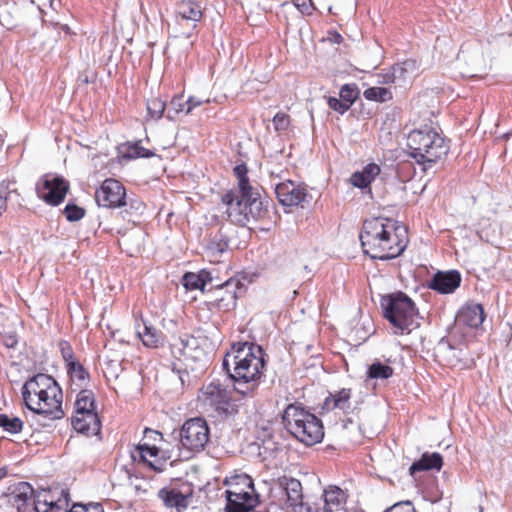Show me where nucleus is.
<instances>
[{
    "label": "nucleus",
    "mask_w": 512,
    "mask_h": 512,
    "mask_svg": "<svg viewBox=\"0 0 512 512\" xmlns=\"http://www.w3.org/2000/svg\"><path fill=\"white\" fill-rule=\"evenodd\" d=\"M71 423L75 431L87 436L98 435L101 431V421L97 411L74 415Z\"/></svg>",
    "instance_id": "obj_19"
},
{
    "label": "nucleus",
    "mask_w": 512,
    "mask_h": 512,
    "mask_svg": "<svg viewBox=\"0 0 512 512\" xmlns=\"http://www.w3.org/2000/svg\"><path fill=\"white\" fill-rule=\"evenodd\" d=\"M22 396L28 409L49 420L61 419L62 391L57 382L49 375L37 374L25 382Z\"/></svg>",
    "instance_id": "obj_4"
},
{
    "label": "nucleus",
    "mask_w": 512,
    "mask_h": 512,
    "mask_svg": "<svg viewBox=\"0 0 512 512\" xmlns=\"http://www.w3.org/2000/svg\"><path fill=\"white\" fill-rule=\"evenodd\" d=\"M209 102H210L209 99L202 100V99H198V98H196L194 96H190L186 100L187 108L185 110V115L191 113L193 109H195L196 107L201 106L203 103H209Z\"/></svg>",
    "instance_id": "obj_49"
},
{
    "label": "nucleus",
    "mask_w": 512,
    "mask_h": 512,
    "mask_svg": "<svg viewBox=\"0 0 512 512\" xmlns=\"http://www.w3.org/2000/svg\"><path fill=\"white\" fill-rule=\"evenodd\" d=\"M70 512H104V510L100 504H93L89 506L74 504L70 508Z\"/></svg>",
    "instance_id": "obj_48"
},
{
    "label": "nucleus",
    "mask_w": 512,
    "mask_h": 512,
    "mask_svg": "<svg viewBox=\"0 0 512 512\" xmlns=\"http://www.w3.org/2000/svg\"><path fill=\"white\" fill-rule=\"evenodd\" d=\"M381 308L384 317L394 328L395 334L410 333L418 327V312L414 302L403 292L383 296Z\"/></svg>",
    "instance_id": "obj_8"
},
{
    "label": "nucleus",
    "mask_w": 512,
    "mask_h": 512,
    "mask_svg": "<svg viewBox=\"0 0 512 512\" xmlns=\"http://www.w3.org/2000/svg\"><path fill=\"white\" fill-rule=\"evenodd\" d=\"M359 94V90L356 86V84H345L340 89V98L344 101L350 104V106L354 103V101L357 99Z\"/></svg>",
    "instance_id": "obj_42"
},
{
    "label": "nucleus",
    "mask_w": 512,
    "mask_h": 512,
    "mask_svg": "<svg viewBox=\"0 0 512 512\" xmlns=\"http://www.w3.org/2000/svg\"><path fill=\"white\" fill-rule=\"evenodd\" d=\"M265 353L261 346L238 342L231 346L222 362L223 369L234 382V389L243 397H250L259 385L265 367Z\"/></svg>",
    "instance_id": "obj_1"
},
{
    "label": "nucleus",
    "mask_w": 512,
    "mask_h": 512,
    "mask_svg": "<svg viewBox=\"0 0 512 512\" xmlns=\"http://www.w3.org/2000/svg\"><path fill=\"white\" fill-rule=\"evenodd\" d=\"M416 68L414 60H406L402 63L393 65L388 73L384 75V83H398L401 79H406V74L413 72Z\"/></svg>",
    "instance_id": "obj_29"
},
{
    "label": "nucleus",
    "mask_w": 512,
    "mask_h": 512,
    "mask_svg": "<svg viewBox=\"0 0 512 512\" xmlns=\"http://www.w3.org/2000/svg\"><path fill=\"white\" fill-rule=\"evenodd\" d=\"M190 493L184 494L180 490L172 488H163L158 492V497L168 508H176L178 511L186 509Z\"/></svg>",
    "instance_id": "obj_24"
},
{
    "label": "nucleus",
    "mask_w": 512,
    "mask_h": 512,
    "mask_svg": "<svg viewBox=\"0 0 512 512\" xmlns=\"http://www.w3.org/2000/svg\"><path fill=\"white\" fill-rule=\"evenodd\" d=\"M273 185L276 197L284 207L300 206L308 196L304 186L291 180L280 181Z\"/></svg>",
    "instance_id": "obj_12"
},
{
    "label": "nucleus",
    "mask_w": 512,
    "mask_h": 512,
    "mask_svg": "<svg viewBox=\"0 0 512 512\" xmlns=\"http://www.w3.org/2000/svg\"><path fill=\"white\" fill-rule=\"evenodd\" d=\"M410 155L424 170L447 155L449 145L444 137L431 128L413 130L407 138Z\"/></svg>",
    "instance_id": "obj_5"
},
{
    "label": "nucleus",
    "mask_w": 512,
    "mask_h": 512,
    "mask_svg": "<svg viewBox=\"0 0 512 512\" xmlns=\"http://www.w3.org/2000/svg\"><path fill=\"white\" fill-rule=\"evenodd\" d=\"M8 192H0V215L6 210Z\"/></svg>",
    "instance_id": "obj_51"
},
{
    "label": "nucleus",
    "mask_w": 512,
    "mask_h": 512,
    "mask_svg": "<svg viewBox=\"0 0 512 512\" xmlns=\"http://www.w3.org/2000/svg\"><path fill=\"white\" fill-rule=\"evenodd\" d=\"M273 502L280 508H290L292 512H330L321 510L320 507L312 506L303 502L301 482L291 477H281L270 489Z\"/></svg>",
    "instance_id": "obj_9"
},
{
    "label": "nucleus",
    "mask_w": 512,
    "mask_h": 512,
    "mask_svg": "<svg viewBox=\"0 0 512 512\" xmlns=\"http://www.w3.org/2000/svg\"><path fill=\"white\" fill-rule=\"evenodd\" d=\"M436 361L449 367L464 365L466 352L462 347L453 346L446 338H442L434 348Z\"/></svg>",
    "instance_id": "obj_14"
},
{
    "label": "nucleus",
    "mask_w": 512,
    "mask_h": 512,
    "mask_svg": "<svg viewBox=\"0 0 512 512\" xmlns=\"http://www.w3.org/2000/svg\"><path fill=\"white\" fill-rule=\"evenodd\" d=\"M137 336L147 348H158L163 344L164 335L161 331L146 322L136 324Z\"/></svg>",
    "instance_id": "obj_25"
},
{
    "label": "nucleus",
    "mask_w": 512,
    "mask_h": 512,
    "mask_svg": "<svg viewBox=\"0 0 512 512\" xmlns=\"http://www.w3.org/2000/svg\"><path fill=\"white\" fill-rule=\"evenodd\" d=\"M59 348H60V352H61L62 358L67 363V366L71 362H76L74 360V358H73V356H74L73 349H72L71 345L67 341H64V340L60 341L59 342Z\"/></svg>",
    "instance_id": "obj_46"
},
{
    "label": "nucleus",
    "mask_w": 512,
    "mask_h": 512,
    "mask_svg": "<svg viewBox=\"0 0 512 512\" xmlns=\"http://www.w3.org/2000/svg\"><path fill=\"white\" fill-rule=\"evenodd\" d=\"M159 452L156 446L143 443L136 446L135 453H132V457L136 459L138 456L139 459L151 469L161 472L164 469L166 461L159 457Z\"/></svg>",
    "instance_id": "obj_21"
},
{
    "label": "nucleus",
    "mask_w": 512,
    "mask_h": 512,
    "mask_svg": "<svg viewBox=\"0 0 512 512\" xmlns=\"http://www.w3.org/2000/svg\"><path fill=\"white\" fill-rule=\"evenodd\" d=\"M187 108L186 100L184 101L183 96H175L172 98L166 117L169 120H174L175 116L179 113H184Z\"/></svg>",
    "instance_id": "obj_38"
},
{
    "label": "nucleus",
    "mask_w": 512,
    "mask_h": 512,
    "mask_svg": "<svg viewBox=\"0 0 512 512\" xmlns=\"http://www.w3.org/2000/svg\"><path fill=\"white\" fill-rule=\"evenodd\" d=\"M154 156V152L149 149L144 148L139 143H134L128 146L127 151L125 153V157L130 159L135 158H150Z\"/></svg>",
    "instance_id": "obj_39"
},
{
    "label": "nucleus",
    "mask_w": 512,
    "mask_h": 512,
    "mask_svg": "<svg viewBox=\"0 0 512 512\" xmlns=\"http://www.w3.org/2000/svg\"><path fill=\"white\" fill-rule=\"evenodd\" d=\"M328 105L332 110H334L340 114L345 113L350 108L349 103L344 102L342 99H338L336 97H329Z\"/></svg>",
    "instance_id": "obj_45"
},
{
    "label": "nucleus",
    "mask_w": 512,
    "mask_h": 512,
    "mask_svg": "<svg viewBox=\"0 0 512 512\" xmlns=\"http://www.w3.org/2000/svg\"><path fill=\"white\" fill-rule=\"evenodd\" d=\"M443 465L442 455L438 452H425L421 458L415 461L409 468L410 475L414 476L417 472L440 470Z\"/></svg>",
    "instance_id": "obj_26"
},
{
    "label": "nucleus",
    "mask_w": 512,
    "mask_h": 512,
    "mask_svg": "<svg viewBox=\"0 0 512 512\" xmlns=\"http://www.w3.org/2000/svg\"><path fill=\"white\" fill-rule=\"evenodd\" d=\"M4 17L3 14H0V24L3 25V26H8V23H5L2 18Z\"/></svg>",
    "instance_id": "obj_58"
},
{
    "label": "nucleus",
    "mask_w": 512,
    "mask_h": 512,
    "mask_svg": "<svg viewBox=\"0 0 512 512\" xmlns=\"http://www.w3.org/2000/svg\"><path fill=\"white\" fill-rule=\"evenodd\" d=\"M210 437V429L206 420L195 417L186 420L177 432L178 448L186 458L204 450Z\"/></svg>",
    "instance_id": "obj_10"
},
{
    "label": "nucleus",
    "mask_w": 512,
    "mask_h": 512,
    "mask_svg": "<svg viewBox=\"0 0 512 512\" xmlns=\"http://www.w3.org/2000/svg\"><path fill=\"white\" fill-rule=\"evenodd\" d=\"M184 34H185L186 38H190L192 32H187V33H184Z\"/></svg>",
    "instance_id": "obj_60"
},
{
    "label": "nucleus",
    "mask_w": 512,
    "mask_h": 512,
    "mask_svg": "<svg viewBox=\"0 0 512 512\" xmlns=\"http://www.w3.org/2000/svg\"><path fill=\"white\" fill-rule=\"evenodd\" d=\"M50 490H43L34 495L33 487L27 482H20L7 495L0 499L2 512H47L55 502Z\"/></svg>",
    "instance_id": "obj_7"
},
{
    "label": "nucleus",
    "mask_w": 512,
    "mask_h": 512,
    "mask_svg": "<svg viewBox=\"0 0 512 512\" xmlns=\"http://www.w3.org/2000/svg\"><path fill=\"white\" fill-rule=\"evenodd\" d=\"M461 280L457 270L438 271L429 280L428 287L440 294H450L460 286Z\"/></svg>",
    "instance_id": "obj_16"
},
{
    "label": "nucleus",
    "mask_w": 512,
    "mask_h": 512,
    "mask_svg": "<svg viewBox=\"0 0 512 512\" xmlns=\"http://www.w3.org/2000/svg\"><path fill=\"white\" fill-rule=\"evenodd\" d=\"M348 423H352V420L350 418H348L347 420L344 421V427L345 428L348 427Z\"/></svg>",
    "instance_id": "obj_59"
},
{
    "label": "nucleus",
    "mask_w": 512,
    "mask_h": 512,
    "mask_svg": "<svg viewBox=\"0 0 512 512\" xmlns=\"http://www.w3.org/2000/svg\"><path fill=\"white\" fill-rule=\"evenodd\" d=\"M17 344V340L14 336H10L7 341L5 342V345L7 347H14Z\"/></svg>",
    "instance_id": "obj_55"
},
{
    "label": "nucleus",
    "mask_w": 512,
    "mask_h": 512,
    "mask_svg": "<svg viewBox=\"0 0 512 512\" xmlns=\"http://www.w3.org/2000/svg\"><path fill=\"white\" fill-rule=\"evenodd\" d=\"M405 228L385 218L366 220L360 233L364 253L372 259L389 260L399 256L406 248Z\"/></svg>",
    "instance_id": "obj_3"
},
{
    "label": "nucleus",
    "mask_w": 512,
    "mask_h": 512,
    "mask_svg": "<svg viewBox=\"0 0 512 512\" xmlns=\"http://www.w3.org/2000/svg\"><path fill=\"white\" fill-rule=\"evenodd\" d=\"M23 421L16 416L0 414V428L10 434H17L23 429Z\"/></svg>",
    "instance_id": "obj_33"
},
{
    "label": "nucleus",
    "mask_w": 512,
    "mask_h": 512,
    "mask_svg": "<svg viewBox=\"0 0 512 512\" xmlns=\"http://www.w3.org/2000/svg\"><path fill=\"white\" fill-rule=\"evenodd\" d=\"M229 485L228 490H234V487L237 488V492L252 489L254 487L253 479L247 474H237L232 476L229 480L226 481Z\"/></svg>",
    "instance_id": "obj_35"
},
{
    "label": "nucleus",
    "mask_w": 512,
    "mask_h": 512,
    "mask_svg": "<svg viewBox=\"0 0 512 512\" xmlns=\"http://www.w3.org/2000/svg\"><path fill=\"white\" fill-rule=\"evenodd\" d=\"M273 125L276 131H285L290 125V118L287 114L279 112L273 118Z\"/></svg>",
    "instance_id": "obj_44"
},
{
    "label": "nucleus",
    "mask_w": 512,
    "mask_h": 512,
    "mask_svg": "<svg viewBox=\"0 0 512 512\" xmlns=\"http://www.w3.org/2000/svg\"><path fill=\"white\" fill-rule=\"evenodd\" d=\"M209 249L223 253L228 249V239L222 234H216L210 241Z\"/></svg>",
    "instance_id": "obj_43"
},
{
    "label": "nucleus",
    "mask_w": 512,
    "mask_h": 512,
    "mask_svg": "<svg viewBox=\"0 0 512 512\" xmlns=\"http://www.w3.org/2000/svg\"><path fill=\"white\" fill-rule=\"evenodd\" d=\"M69 183L61 177L46 178L42 187L37 189L38 195L47 204L57 206L65 198Z\"/></svg>",
    "instance_id": "obj_15"
},
{
    "label": "nucleus",
    "mask_w": 512,
    "mask_h": 512,
    "mask_svg": "<svg viewBox=\"0 0 512 512\" xmlns=\"http://www.w3.org/2000/svg\"><path fill=\"white\" fill-rule=\"evenodd\" d=\"M49 6L52 10L58 11V9L61 7V0H50Z\"/></svg>",
    "instance_id": "obj_53"
},
{
    "label": "nucleus",
    "mask_w": 512,
    "mask_h": 512,
    "mask_svg": "<svg viewBox=\"0 0 512 512\" xmlns=\"http://www.w3.org/2000/svg\"><path fill=\"white\" fill-rule=\"evenodd\" d=\"M7 474L6 467H0V479L4 478Z\"/></svg>",
    "instance_id": "obj_56"
},
{
    "label": "nucleus",
    "mask_w": 512,
    "mask_h": 512,
    "mask_svg": "<svg viewBox=\"0 0 512 512\" xmlns=\"http://www.w3.org/2000/svg\"><path fill=\"white\" fill-rule=\"evenodd\" d=\"M218 396L221 397V400H219L218 402V405H217V410L224 413V414H230L231 412V409H232V405L231 403L228 401V400H225L222 396H221V391L218 390Z\"/></svg>",
    "instance_id": "obj_50"
},
{
    "label": "nucleus",
    "mask_w": 512,
    "mask_h": 512,
    "mask_svg": "<svg viewBox=\"0 0 512 512\" xmlns=\"http://www.w3.org/2000/svg\"><path fill=\"white\" fill-rule=\"evenodd\" d=\"M380 172L381 168L378 164L369 163L361 171L354 172L351 175V184L360 189L367 188Z\"/></svg>",
    "instance_id": "obj_27"
},
{
    "label": "nucleus",
    "mask_w": 512,
    "mask_h": 512,
    "mask_svg": "<svg viewBox=\"0 0 512 512\" xmlns=\"http://www.w3.org/2000/svg\"><path fill=\"white\" fill-rule=\"evenodd\" d=\"M171 351L175 358H185V359H199L203 354V350L200 348L199 339L189 335L184 334L180 336L172 345Z\"/></svg>",
    "instance_id": "obj_17"
},
{
    "label": "nucleus",
    "mask_w": 512,
    "mask_h": 512,
    "mask_svg": "<svg viewBox=\"0 0 512 512\" xmlns=\"http://www.w3.org/2000/svg\"><path fill=\"white\" fill-rule=\"evenodd\" d=\"M293 2L298 8H301L302 11H306L308 9L306 0H293Z\"/></svg>",
    "instance_id": "obj_54"
},
{
    "label": "nucleus",
    "mask_w": 512,
    "mask_h": 512,
    "mask_svg": "<svg viewBox=\"0 0 512 512\" xmlns=\"http://www.w3.org/2000/svg\"><path fill=\"white\" fill-rule=\"evenodd\" d=\"M364 97L370 101L386 102L392 99V93L385 87H371L364 91Z\"/></svg>",
    "instance_id": "obj_37"
},
{
    "label": "nucleus",
    "mask_w": 512,
    "mask_h": 512,
    "mask_svg": "<svg viewBox=\"0 0 512 512\" xmlns=\"http://www.w3.org/2000/svg\"><path fill=\"white\" fill-rule=\"evenodd\" d=\"M67 368L72 385L77 386L80 390L85 389L84 387L89 382V373L85 368L79 362H71Z\"/></svg>",
    "instance_id": "obj_32"
},
{
    "label": "nucleus",
    "mask_w": 512,
    "mask_h": 512,
    "mask_svg": "<svg viewBox=\"0 0 512 512\" xmlns=\"http://www.w3.org/2000/svg\"><path fill=\"white\" fill-rule=\"evenodd\" d=\"M203 13L201 6L198 2L193 0H183L177 4L176 19L179 24L180 21H187L190 23L191 31L197 26V22L202 19Z\"/></svg>",
    "instance_id": "obj_20"
},
{
    "label": "nucleus",
    "mask_w": 512,
    "mask_h": 512,
    "mask_svg": "<svg viewBox=\"0 0 512 512\" xmlns=\"http://www.w3.org/2000/svg\"><path fill=\"white\" fill-rule=\"evenodd\" d=\"M144 434H145V437L148 438H156V437H160L162 438V434L159 433L158 431H155L153 429H149V428H146L145 431H144Z\"/></svg>",
    "instance_id": "obj_52"
},
{
    "label": "nucleus",
    "mask_w": 512,
    "mask_h": 512,
    "mask_svg": "<svg viewBox=\"0 0 512 512\" xmlns=\"http://www.w3.org/2000/svg\"><path fill=\"white\" fill-rule=\"evenodd\" d=\"M61 29H62L63 31H65L66 33H70V28H69V26H68V25H62V26H61Z\"/></svg>",
    "instance_id": "obj_57"
},
{
    "label": "nucleus",
    "mask_w": 512,
    "mask_h": 512,
    "mask_svg": "<svg viewBox=\"0 0 512 512\" xmlns=\"http://www.w3.org/2000/svg\"><path fill=\"white\" fill-rule=\"evenodd\" d=\"M238 190H231L222 196L228 219L242 227L252 221L264 218L268 212V201L263 199L258 186H253L247 176L248 168L242 163L234 167Z\"/></svg>",
    "instance_id": "obj_2"
},
{
    "label": "nucleus",
    "mask_w": 512,
    "mask_h": 512,
    "mask_svg": "<svg viewBox=\"0 0 512 512\" xmlns=\"http://www.w3.org/2000/svg\"><path fill=\"white\" fill-rule=\"evenodd\" d=\"M234 490H226V510L227 512H249L258 504V494L255 488L237 492Z\"/></svg>",
    "instance_id": "obj_13"
},
{
    "label": "nucleus",
    "mask_w": 512,
    "mask_h": 512,
    "mask_svg": "<svg viewBox=\"0 0 512 512\" xmlns=\"http://www.w3.org/2000/svg\"><path fill=\"white\" fill-rule=\"evenodd\" d=\"M95 200L99 206L105 208H118L125 206V187L116 179H106L96 190Z\"/></svg>",
    "instance_id": "obj_11"
},
{
    "label": "nucleus",
    "mask_w": 512,
    "mask_h": 512,
    "mask_svg": "<svg viewBox=\"0 0 512 512\" xmlns=\"http://www.w3.org/2000/svg\"><path fill=\"white\" fill-rule=\"evenodd\" d=\"M204 274L187 272L183 275L181 283L186 290H204L206 279Z\"/></svg>",
    "instance_id": "obj_34"
},
{
    "label": "nucleus",
    "mask_w": 512,
    "mask_h": 512,
    "mask_svg": "<svg viewBox=\"0 0 512 512\" xmlns=\"http://www.w3.org/2000/svg\"><path fill=\"white\" fill-rule=\"evenodd\" d=\"M237 287V283L232 281H226L219 289L223 295L216 299L217 306L222 310H231L236 307L237 296L234 288Z\"/></svg>",
    "instance_id": "obj_30"
},
{
    "label": "nucleus",
    "mask_w": 512,
    "mask_h": 512,
    "mask_svg": "<svg viewBox=\"0 0 512 512\" xmlns=\"http://www.w3.org/2000/svg\"><path fill=\"white\" fill-rule=\"evenodd\" d=\"M485 318L484 309L481 304L471 303L463 306L457 314V322L470 328L479 327Z\"/></svg>",
    "instance_id": "obj_23"
},
{
    "label": "nucleus",
    "mask_w": 512,
    "mask_h": 512,
    "mask_svg": "<svg viewBox=\"0 0 512 512\" xmlns=\"http://www.w3.org/2000/svg\"><path fill=\"white\" fill-rule=\"evenodd\" d=\"M384 512H416L412 502L402 501L394 504Z\"/></svg>",
    "instance_id": "obj_47"
},
{
    "label": "nucleus",
    "mask_w": 512,
    "mask_h": 512,
    "mask_svg": "<svg viewBox=\"0 0 512 512\" xmlns=\"http://www.w3.org/2000/svg\"><path fill=\"white\" fill-rule=\"evenodd\" d=\"M75 414L80 415L87 412L96 411L94 393L89 389H81L76 397L75 403Z\"/></svg>",
    "instance_id": "obj_31"
},
{
    "label": "nucleus",
    "mask_w": 512,
    "mask_h": 512,
    "mask_svg": "<svg viewBox=\"0 0 512 512\" xmlns=\"http://www.w3.org/2000/svg\"><path fill=\"white\" fill-rule=\"evenodd\" d=\"M458 59L465 61L475 70H480L486 66L483 44L477 40L465 42L460 48Z\"/></svg>",
    "instance_id": "obj_18"
},
{
    "label": "nucleus",
    "mask_w": 512,
    "mask_h": 512,
    "mask_svg": "<svg viewBox=\"0 0 512 512\" xmlns=\"http://www.w3.org/2000/svg\"><path fill=\"white\" fill-rule=\"evenodd\" d=\"M340 410L344 414L352 411L351 405V389L343 388L335 393H330L323 402L322 410L330 412Z\"/></svg>",
    "instance_id": "obj_22"
},
{
    "label": "nucleus",
    "mask_w": 512,
    "mask_h": 512,
    "mask_svg": "<svg viewBox=\"0 0 512 512\" xmlns=\"http://www.w3.org/2000/svg\"><path fill=\"white\" fill-rule=\"evenodd\" d=\"M283 423L287 431L306 446H313L324 437L322 421L302 407L290 404L284 411Z\"/></svg>",
    "instance_id": "obj_6"
},
{
    "label": "nucleus",
    "mask_w": 512,
    "mask_h": 512,
    "mask_svg": "<svg viewBox=\"0 0 512 512\" xmlns=\"http://www.w3.org/2000/svg\"><path fill=\"white\" fill-rule=\"evenodd\" d=\"M323 506L321 510H330V512H339L345 497L343 491L337 486H329L323 493Z\"/></svg>",
    "instance_id": "obj_28"
},
{
    "label": "nucleus",
    "mask_w": 512,
    "mask_h": 512,
    "mask_svg": "<svg viewBox=\"0 0 512 512\" xmlns=\"http://www.w3.org/2000/svg\"><path fill=\"white\" fill-rule=\"evenodd\" d=\"M66 219L70 222L79 221L85 215V210L73 202H68L64 208Z\"/></svg>",
    "instance_id": "obj_41"
},
{
    "label": "nucleus",
    "mask_w": 512,
    "mask_h": 512,
    "mask_svg": "<svg viewBox=\"0 0 512 512\" xmlns=\"http://www.w3.org/2000/svg\"><path fill=\"white\" fill-rule=\"evenodd\" d=\"M393 375V368L381 362L372 363L367 371L371 379H388Z\"/></svg>",
    "instance_id": "obj_36"
},
{
    "label": "nucleus",
    "mask_w": 512,
    "mask_h": 512,
    "mask_svg": "<svg viewBox=\"0 0 512 512\" xmlns=\"http://www.w3.org/2000/svg\"><path fill=\"white\" fill-rule=\"evenodd\" d=\"M166 103L158 98H153L147 102V110L152 118L160 119L165 111Z\"/></svg>",
    "instance_id": "obj_40"
}]
</instances>
